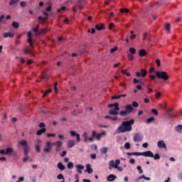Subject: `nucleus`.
<instances>
[{"label": "nucleus", "mask_w": 182, "mask_h": 182, "mask_svg": "<svg viewBox=\"0 0 182 182\" xmlns=\"http://www.w3.org/2000/svg\"><path fill=\"white\" fill-rule=\"evenodd\" d=\"M132 124H134V119H132L129 121H123L120 126L117 129V133H126L127 132H132L133 127Z\"/></svg>", "instance_id": "1"}, {"label": "nucleus", "mask_w": 182, "mask_h": 182, "mask_svg": "<svg viewBox=\"0 0 182 182\" xmlns=\"http://www.w3.org/2000/svg\"><path fill=\"white\" fill-rule=\"evenodd\" d=\"M155 75L158 79H162L163 80H168L169 76L166 71H156Z\"/></svg>", "instance_id": "2"}, {"label": "nucleus", "mask_w": 182, "mask_h": 182, "mask_svg": "<svg viewBox=\"0 0 182 182\" xmlns=\"http://www.w3.org/2000/svg\"><path fill=\"white\" fill-rule=\"evenodd\" d=\"M19 144L20 146H21V147H23V152H25V154L29 153V150H31V148L29 147V146H28V141H26V140H21L19 141Z\"/></svg>", "instance_id": "3"}, {"label": "nucleus", "mask_w": 182, "mask_h": 182, "mask_svg": "<svg viewBox=\"0 0 182 182\" xmlns=\"http://www.w3.org/2000/svg\"><path fill=\"white\" fill-rule=\"evenodd\" d=\"M120 164V160L119 159H117L115 161L112 160L109 161V168L111 170V168H117V166H119V165Z\"/></svg>", "instance_id": "4"}, {"label": "nucleus", "mask_w": 182, "mask_h": 182, "mask_svg": "<svg viewBox=\"0 0 182 182\" xmlns=\"http://www.w3.org/2000/svg\"><path fill=\"white\" fill-rule=\"evenodd\" d=\"M139 156H144V157H151L153 159L154 157V154L151 151H146L144 152H139Z\"/></svg>", "instance_id": "5"}, {"label": "nucleus", "mask_w": 182, "mask_h": 182, "mask_svg": "<svg viewBox=\"0 0 182 182\" xmlns=\"http://www.w3.org/2000/svg\"><path fill=\"white\" fill-rule=\"evenodd\" d=\"M136 76L137 77H146V76H147V70L141 68V72H136Z\"/></svg>", "instance_id": "6"}, {"label": "nucleus", "mask_w": 182, "mask_h": 182, "mask_svg": "<svg viewBox=\"0 0 182 182\" xmlns=\"http://www.w3.org/2000/svg\"><path fill=\"white\" fill-rule=\"evenodd\" d=\"M51 151H52V144L50 143V141H47L46 143V146L43 149V151H45L46 153H50Z\"/></svg>", "instance_id": "7"}, {"label": "nucleus", "mask_w": 182, "mask_h": 182, "mask_svg": "<svg viewBox=\"0 0 182 182\" xmlns=\"http://www.w3.org/2000/svg\"><path fill=\"white\" fill-rule=\"evenodd\" d=\"M70 133L71 137H76L77 143L80 142V134H76L75 131H70Z\"/></svg>", "instance_id": "8"}, {"label": "nucleus", "mask_w": 182, "mask_h": 182, "mask_svg": "<svg viewBox=\"0 0 182 182\" xmlns=\"http://www.w3.org/2000/svg\"><path fill=\"white\" fill-rule=\"evenodd\" d=\"M134 141H141L143 140V136H141L140 134L136 133L135 134L134 138Z\"/></svg>", "instance_id": "9"}, {"label": "nucleus", "mask_w": 182, "mask_h": 182, "mask_svg": "<svg viewBox=\"0 0 182 182\" xmlns=\"http://www.w3.org/2000/svg\"><path fill=\"white\" fill-rule=\"evenodd\" d=\"M83 137H84V141L85 143H87V141H90V142L93 141V137L88 138L87 132H86L83 133Z\"/></svg>", "instance_id": "10"}, {"label": "nucleus", "mask_w": 182, "mask_h": 182, "mask_svg": "<svg viewBox=\"0 0 182 182\" xmlns=\"http://www.w3.org/2000/svg\"><path fill=\"white\" fill-rule=\"evenodd\" d=\"M157 144L159 149H167V146L163 140L159 141Z\"/></svg>", "instance_id": "11"}, {"label": "nucleus", "mask_w": 182, "mask_h": 182, "mask_svg": "<svg viewBox=\"0 0 182 182\" xmlns=\"http://www.w3.org/2000/svg\"><path fill=\"white\" fill-rule=\"evenodd\" d=\"M75 145L76 141H75V140L73 139H70L67 143V146L68 147V149H72V147H73Z\"/></svg>", "instance_id": "12"}, {"label": "nucleus", "mask_w": 182, "mask_h": 182, "mask_svg": "<svg viewBox=\"0 0 182 182\" xmlns=\"http://www.w3.org/2000/svg\"><path fill=\"white\" fill-rule=\"evenodd\" d=\"M86 170L85 171V172L87 171V173L88 174H92V173H93V168H92V165H90V164H86Z\"/></svg>", "instance_id": "13"}, {"label": "nucleus", "mask_w": 182, "mask_h": 182, "mask_svg": "<svg viewBox=\"0 0 182 182\" xmlns=\"http://www.w3.org/2000/svg\"><path fill=\"white\" fill-rule=\"evenodd\" d=\"M75 168H77V171L79 174H82V170L85 169V166L83 165L78 164L75 165Z\"/></svg>", "instance_id": "14"}, {"label": "nucleus", "mask_w": 182, "mask_h": 182, "mask_svg": "<svg viewBox=\"0 0 182 182\" xmlns=\"http://www.w3.org/2000/svg\"><path fill=\"white\" fill-rule=\"evenodd\" d=\"M105 24L103 23L95 25V29H97V31H105Z\"/></svg>", "instance_id": "15"}, {"label": "nucleus", "mask_w": 182, "mask_h": 182, "mask_svg": "<svg viewBox=\"0 0 182 182\" xmlns=\"http://www.w3.org/2000/svg\"><path fill=\"white\" fill-rule=\"evenodd\" d=\"M117 178V176L116 175L109 174L107 176V181H114Z\"/></svg>", "instance_id": "16"}, {"label": "nucleus", "mask_w": 182, "mask_h": 182, "mask_svg": "<svg viewBox=\"0 0 182 182\" xmlns=\"http://www.w3.org/2000/svg\"><path fill=\"white\" fill-rule=\"evenodd\" d=\"M125 111L127 113H132L133 112V106L132 105H127L125 106Z\"/></svg>", "instance_id": "17"}, {"label": "nucleus", "mask_w": 182, "mask_h": 182, "mask_svg": "<svg viewBox=\"0 0 182 182\" xmlns=\"http://www.w3.org/2000/svg\"><path fill=\"white\" fill-rule=\"evenodd\" d=\"M57 167L58 168H59V170H60V171H63L64 170H66V166H65V165H63V164H62L61 162L58 163Z\"/></svg>", "instance_id": "18"}, {"label": "nucleus", "mask_w": 182, "mask_h": 182, "mask_svg": "<svg viewBox=\"0 0 182 182\" xmlns=\"http://www.w3.org/2000/svg\"><path fill=\"white\" fill-rule=\"evenodd\" d=\"M146 55H147V52H146V50H144V49L139 50V56L141 58H144V56H146Z\"/></svg>", "instance_id": "19"}, {"label": "nucleus", "mask_w": 182, "mask_h": 182, "mask_svg": "<svg viewBox=\"0 0 182 182\" xmlns=\"http://www.w3.org/2000/svg\"><path fill=\"white\" fill-rule=\"evenodd\" d=\"M48 32V29L43 28L36 33V36H41V35H45Z\"/></svg>", "instance_id": "20"}, {"label": "nucleus", "mask_w": 182, "mask_h": 182, "mask_svg": "<svg viewBox=\"0 0 182 182\" xmlns=\"http://www.w3.org/2000/svg\"><path fill=\"white\" fill-rule=\"evenodd\" d=\"M43 133H46V128H42L36 132L37 136H41Z\"/></svg>", "instance_id": "21"}, {"label": "nucleus", "mask_w": 182, "mask_h": 182, "mask_svg": "<svg viewBox=\"0 0 182 182\" xmlns=\"http://www.w3.org/2000/svg\"><path fill=\"white\" fill-rule=\"evenodd\" d=\"M12 153H14V149H12V148L6 149V156H11Z\"/></svg>", "instance_id": "22"}, {"label": "nucleus", "mask_w": 182, "mask_h": 182, "mask_svg": "<svg viewBox=\"0 0 182 182\" xmlns=\"http://www.w3.org/2000/svg\"><path fill=\"white\" fill-rule=\"evenodd\" d=\"M3 36L4 38H14V36H15V34L14 33H4L3 34Z\"/></svg>", "instance_id": "23"}, {"label": "nucleus", "mask_w": 182, "mask_h": 182, "mask_svg": "<svg viewBox=\"0 0 182 182\" xmlns=\"http://www.w3.org/2000/svg\"><path fill=\"white\" fill-rule=\"evenodd\" d=\"M63 143L61 141H57L52 144V146H56V147H62Z\"/></svg>", "instance_id": "24"}, {"label": "nucleus", "mask_w": 182, "mask_h": 182, "mask_svg": "<svg viewBox=\"0 0 182 182\" xmlns=\"http://www.w3.org/2000/svg\"><path fill=\"white\" fill-rule=\"evenodd\" d=\"M109 114H111L112 116H117L119 114V112H117V110L114 109H109Z\"/></svg>", "instance_id": "25"}, {"label": "nucleus", "mask_w": 182, "mask_h": 182, "mask_svg": "<svg viewBox=\"0 0 182 182\" xmlns=\"http://www.w3.org/2000/svg\"><path fill=\"white\" fill-rule=\"evenodd\" d=\"M109 149L107 147H103L100 149L101 154H107Z\"/></svg>", "instance_id": "26"}, {"label": "nucleus", "mask_w": 182, "mask_h": 182, "mask_svg": "<svg viewBox=\"0 0 182 182\" xmlns=\"http://www.w3.org/2000/svg\"><path fill=\"white\" fill-rule=\"evenodd\" d=\"M25 157L23 158L22 161H23V163H26V161H28V160H29V152H27V154H26L25 152H23Z\"/></svg>", "instance_id": "27"}, {"label": "nucleus", "mask_w": 182, "mask_h": 182, "mask_svg": "<svg viewBox=\"0 0 182 182\" xmlns=\"http://www.w3.org/2000/svg\"><path fill=\"white\" fill-rule=\"evenodd\" d=\"M171 29V26H170V23H167L165 25V31H166L167 33H169Z\"/></svg>", "instance_id": "28"}, {"label": "nucleus", "mask_w": 182, "mask_h": 182, "mask_svg": "<svg viewBox=\"0 0 182 182\" xmlns=\"http://www.w3.org/2000/svg\"><path fill=\"white\" fill-rule=\"evenodd\" d=\"M176 131L178 132V133H181L182 134V125L179 124L176 127Z\"/></svg>", "instance_id": "29"}, {"label": "nucleus", "mask_w": 182, "mask_h": 182, "mask_svg": "<svg viewBox=\"0 0 182 182\" xmlns=\"http://www.w3.org/2000/svg\"><path fill=\"white\" fill-rule=\"evenodd\" d=\"M127 156H140V152H127Z\"/></svg>", "instance_id": "30"}, {"label": "nucleus", "mask_w": 182, "mask_h": 182, "mask_svg": "<svg viewBox=\"0 0 182 182\" xmlns=\"http://www.w3.org/2000/svg\"><path fill=\"white\" fill-rule=\"evenodd\" d=\"M11 25L15 29H18V28H19V23L16 21H14Z\"/></svg>", "instance_id": "31"}, {"label": "nucleus", "mask_w": 182, "mask_h": 182, "mask_svg": "<svg viewBox=\"0 0 182 182\" xmlns=\"http://www.w3.org/2000/svg\"><path fill=\"white\" fill-rule=\"evenodd\" d=\"M19 2V0H11L9 2L10 6H12V5H15V4H18Z\"/></svg>", "instance_id": "32"}, {"label": "nucleus", "mask_w": 182, "mask_h": 182, "mask_svg": "<svg viewBox=\"0 0 182 182\" xmlns=\"http://www.w3.org/2000/svg\"><path fill=\"white\" fill-rule=\"evenodd\" d=\"M39 26H40V25L38 24L36 26V28L33 29V33H36H36H39Z\"/></svg>", "instance_id": "33"}, {"label": "nucleus", "mask_w": 182, "mask_h": 182, "mask_svg": "<svg viewBox=\"0 0 182 182\" xmlns=\"http://www.w3.org/2000/svg\"><path fill=\"white\" fill-rule=\"evenodd\" d=\"M120 12L122 14H123V13L129 14V12H130V10H129V9H121Z\"/></svg>", "instance_id": "34"}, {"label": "nucleus", "mask_w": 182, "mask_h": 182, "mask_svg": "<svg viewBox=\"0 0 182 182\" xmlns=\"http://www.w3.org/2000/svg\"><path fill=\"white\" fill-rule=\"evenodd\" d=\"M24 53H32V49L26 47L24 50Z\"/></svg>", "instance_id": "35"}, {"label": "nucleus", "mask_w": 182, "mask_h": 182, "mask_svg": "<svg viewBox=\"0 0 182 182\" xmlns=\"http://www.w3.org/2000/svg\"><path fill=\"white\" fill-rule=\"evenodd\" d=\"M133 82L134 83V85H137V83H139L140 85H141L143 83L141 80H139L136 78H134Z\"/></svg>", "instance_id": "36"}, {"label": "nucleus", "mask_w": 182, "mask_h": 182, "mask_svg": "<svg viewBox=\"0 0 182 182\" xmlns=\"http://www.w3.org/2000/svg\"><path fill=\"white\" fill-rule=\"evenodd\" d=\"M154 122V117H151L146 119V123H151Z\"/></svg>", "instance_id": "37"}, {"label": "nucleus", "mask_w": 182, "mask_h": 182, "mask_svg": "<svg viewBox=\"0 0 182 182\" xmlns=\"http://www.w3.org/2000/svg\"><path fill=\"white\" fill-rule=\"evenodd\" d=\"M50 92H52V89L47 90L46 92L43 94V97H46V96H48V95H49Z\"/></svg>", "instance_id": "38"}, {"label": "nucleus", "mask_w": 182, "mask_h": 182, "mask_svg": "<svg viewBox=\"0 0 182 182\" xmlns=\"http://www.w3.org/2000/svg\"><path fill=\"white\" fill-rule=\"evenodd\" d=\"M129 52L132 53V55H134V53H136V48L131 47L129 48Z\"/></svg>", "instance_id": "39"}, {"label": "nucleus", "mask_w": 182, "mask_h": 182, "mask_svg": "<svg viewBox=\"0 0 182 182\" xmlns=\"http://www.w3.org/2000/svg\"><path fill=\"white\" fill-rule=\"evenodd\" d=\"M57 178L58 180H65V177L63 176V174L60 173L57 176Z\"/></svg>", "instance_id": "40"}, {"label": "nucleus", "mask_w": 182, "mask_h": 182, "mask_svg": "<svg viewBox=\"0 0 182 182\" xmlns=\"http://www.w3.org/2000/svg\"><path fill=\"white\" fill-rule=\"evenodd\" d=\"M114 110H120V107H119V104L117 102L114 103Z\"/></svg>", "instance_id": "41"}, {"label": "nucleus", "mask_w": 182, "mask_h": 182, "mask_svg": "<svg viewBox=\"0 0 182 182\" xmlns=\"http://www.w3.org/2000/svg\"><path fill=\"white\" fill-rule=\"evenodd\" d=\"M35 143V146H41V144H42V141L41 139H37Z\"/></svg>", "instance_id": "42"}, {"label": "nucleus", "mask_w": 182, "mask_h": 182, "mask_svg": "<svg viewBox=\"0 0 182 182\" xmlns=\"http://www.w3.org/2000/svg\"><path fill=\"white\" fill-rule=\"evenodd\" d=\"M127 114V112H126V110H122L119 112V116H126Z\"/></svg>", "instance_id": "43"}, {"label": "nucleus", "mask_w": 182, "mask_h": 182, "mask_svg": "<svg viewBox=\"0 0 182 182\" xmlns=\"http://www.w3.org/2000/svg\"><path fill=\"white\" fill-rule=\"evenodd\" d=\"M124 149H127V150H129L130 149V143L126 142L124 144Z\"/></svg>", "instance_id": "44"}, {"label": "nucleus", "mask_w": 182, "mask_h": 182, "mask_svg": "<svg viewBox=\"0 0 182 182\" xmlns=\"http://www.w3.org/2000/svg\"><path fill=\"white\" fill-rule=\"evenodd\" d=\"M153 159L154 160H160V155L159 154H156L155 155H154Z\"/></svg>", "instance_id": "45"}, {"label": "nucleus", "mask_w": 182, "mask_h": 182, "mask_svg": "<svg viewBox=\"0 0 182 182\" xmlns=\"http://www.w3.org/2000/svg\"><path fill=\"white\" fill-rule=\"evenodd\" d=\"M67 167L68 168H73V162H69L68 164H67Z\"/></svg>", "instance_id": "46"}, {"label": "nucleus", "mask_w": 182, "mask_h": 182, "mask_svg": "<svg viewBox=\"0 0 182 182\" xmlns=\"http://www.w3.org/2000/svg\"><path fill=\"white\" fill-rule=\"evenodd\" d=\"M127 58H128L129 60H133V59H134V56H133V55H132L130 53H129L127 55Z\"/></svg>", "instance_id": "47"}, {"label": "nucleus", "mask_w": 182, "mask_h": 182, "mask_svg": "<svg viewBox=\"0 0 182 182\" xmlns=\"http://www.w3.org/2000/svg\"><path fill=\"white\" fill-rule=\"evenodd\" d=\"M117 47H114L110 50V53H114V52H117Z\"/></svg>", "instance_id": "48"}, {"label": "nucleus", "mask_w": 182, "mask_h": 182, "mask_svg": "<svg viewBox=\"0 0 182 182\" xmlns=\"http://www.w3.org/2000/svg\"><path fill=\"white\" fill-rule=\"evenodd\" d=\"M46 125L45 124V123L43 122H41L39 124H38V127H40L41 129H45L44 127H46Z\"/></svg>", "instance_id": "49"}, {"label": "nucleus", "mask_w": 182, "mask_h": 182, "mask_svg": "<svg viewBox=\"0 0 182 182\" xmlns=\"http://www.w3.org/2000/svg\"><path fill=\"white\" fill-rule=\"evenodd\" d=\"M42 79H48V75L46 73L43 72L41 75Z\"/></svg>", "instance_id": "50"}, {"label": "nucleus", "mask_w": 182, "mask_h": 182, "mask_svg": "<svg viewBox=\"0 0 182 182\" xmlns=\"http://www.w3.org/2000/svg\"><path fill=\"white\" fill-rule=\"evenodd\" d=\"M136 168L139 171V174H143V169H141V166H138Z\"/></svg>", "instance_id": "51"}, {"label": "nucleus", "mask_w": 182, "mask_h": 182, "mask_svg": "<svg viewBox=\"0 0 182 182\" xmlns=\"http://www.w3.org/2000/svg\"><path fill=\"white\" fill-rule=\"evenodd\" d=\"M151 113H153V114H155L156 116H157V114H159V112H158L157 109H151Z\"/></svg>", "instance_id": "52"}, {"label": "nucleus", "mask_w": 182, "mask_h": 182, "mask_svg": "<svg viewBox=\"0 0 182 182\" xmlns=\"http://www.w3.org/2000/svg\"><path fill=\"white\" fill-rule=\"evenodd\" d=\"M97 136V134L96 133V131H93L91 136L92 137V141H93V139H95V137H96Z\"/></svg>", "instance_id": "53"}, {"label": "nucleus", "mask_w": 182, "mask_h": 182, "mask_svg": "<svg viewBox=\"0 0 182 182\" xmlns=\"http://www.w3.org/2000/svg\"><path fill=\"white\" fill-rule=\"evenodd\" d=\"M20 5H21V8H25L26 6V1H21L20 3Z\"/></svg>", "instance_id": "54"}, {"label": "nucleus", "mask_w": 182, "mask_h": 182, "mask_svg": "<svg viewBox=\"0 0 182 182\" xmlns=\"http://www.w3.org/2000/svg\"><path fill=\"white\" fill-rule=\"evenodd\" d=\"M132 106H133L134 107H139V103H138L137 102H136V101H134V102H132Z\"/></svg>", "instance_id": "55"}, {"label": "nucleus", "mask_w": 182, "mask_h": 182, "mask_svg": "<svg viewBox=\"0 0 182 182\" xmlns=\"http://www.w3.org/2000/svg\"><path fill=\"white\" fill-rule=\"evenodd\" d=\"M114 26H115L114 23H110L109 24V29L112 30V29H113V28H114Z\"/></svg>", "instance_id": "56"}, {"label": "nucleus", "mask_w": 182, "mask_h": 182, "mask_svg": "<svg viewBox=\"0 0 182 182\" xmlns=\"http://www.w3.org/2000/svg\"><path fill=\"white\" fill-rule=\"evenodd\" d=\"M155 62H156L158 68H160V65L161 63V62L160 61V59H156Z\"/></svg>", "instance_id": "57"}, {"label": "nucleus", "mask_w": 182, "mask_h": 182, "mask_svg": "<svg viewBox=\"0 0 182 182\" xmlns=\"http://www.w3.org/2000/svg\"><path fill=\"white\" fill-rule=\"evenodd\" d=\"M35 149L38 153H41V146L35 145Z\"/></svg>", "instance_id": "58"}, {"label": "nucleus", "mask_w": 182, "mask_h": 182, "mask_svg": "<svg viewBox=\"0 0 182 182\" xmlns=\"http://www.w3.org/2000/svg\"><path fill=\"white\" fill-rule=\"evenodd\" d=\"M89 32V33H95V32H96V30L95 28H92L91 30L90 29H88L87 31Z\"/></svg>", "instance_id": "59"}, {"label": "nucleus", "mask_w": 182, "mask_h": 182, "mask_svg": "<svg viewBox=\"0 0 182 182\" xmlns=\"http://www.w3.org/2000/svg\"><path fill=\"white\" fill-rule=\"evenodd\" d=\"M90 158H91L92 160L96 159V154H90Z\"/></svg>", "instance_id": "60"}, {"label": "nucleus", "mask_w": 182, "mask_h": 182, "mask_svg": "<svg viewBox=\"0 0 182 182\" xmlns=\"http://www.w3.org/2000/svg\"><path fill=\"white\" fill-rule=\"evenodd\" d=\"M160 96H161V92H157V93L155 95L156 99H159V98L160 97Z\"/></svg>", "instance_id": "61"}, {"label": "nucleus", "mask_w": 182, "mask_h": 182, "mask_svg": "<svg viewBox=\"0 0 182 182\" xmlns=\"http://www.w3.org/2000/svg\"><path fill=\"white\" fill-rule=\"evenodd\" d=\"M114 99H120V95H114L112 97V100H114Z\"/></svg>", "instance_id": "62"}, {"label": "nucleus", "mask_w": 182, "mask_h": 182, "mask_svg": "<svg viewBox=\"0 0 182 182\" xmlns=\"http://www.w3.org/2000/svg\"><path fill=\"white\" fill-rule=\"evenodd\" d=\"M67 151H63V152H62V154H60V156L61 157H65V156H66V154H67Z\"/></svg>", "instance_id": "63"}, {"label": "nucleus", "mask_w": 182, "mask_h": 182, "mask_svg": "<svg viewBox=\"0 0 182 182\" xmlns=\"http://www.w3.org/2000/svg\"><path fill=\"white\" fill-rule=\"evenodd\" d=\"M149 34L147 33H144L143 35V41H146V39L147 38V36Z\"/></svg>", "instance_id": "64"}]
</instances>
